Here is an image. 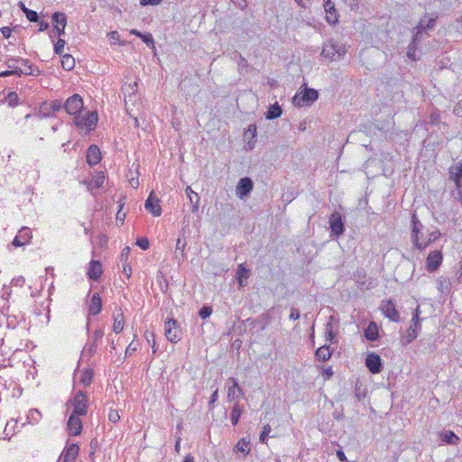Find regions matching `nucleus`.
<instances>
[{"label": "nucleus", "mask_w": 462, "mask_h": 462, "mask_svg": "<svg viewBox=\"0 0 462 462\" xmlns=\"http://www.w3.org/2000/svg\"><path fill=\"white\" fill-rule=\"evenodd\" d=\"M411 224H412V228H411V238L413 248L416 249L421 237H422L423 225L420 221V219L418 218L416 214H413L411 217Z\"/></svg>", "instance_id": "nucleus-8"}, {"label": "nucleus", "mask_w": 462, "mask_h": 462, "mask_svg": "<svg viewBox=\"0 0 462 462\" xmlns=\"http://www.w3.org/2000/svg\"><path fill=\"white\" fill-rule=\"evenodd\" d=\"M61 67L65 70H71L75 67V59L70 54L61 56Z\"/></svg>", "instance_id": "nucleus-38"}, {"label": "nucleus", "mask_w": 462, "mask_h": 462, "mask_svg": "<svg viewBox=\"0 0 462 462\" xmlns=\"http://www.w3.org/2000/svg\"><path fill=\"white\" fill-rule=\"evenodd\" d=\"M51 20L54 23V26H60L65 28L67 25V16L64 13L55 12L52 14Z\"/></svg>", "instance_id": "nucleus-34"}, {"label": "nucleus", "mask_w": 462, "mask_h": 462, "mask_svg": "<svg viewBox=\"0 0 462 462\" xmlns=\"http://www.w3.org/2000/svg\"><path fill=\"white\" fill-rule=\"evenodd\" d=\"M129 255H130V247L126 246L123 249V251L121 253V256H120L121 262L127 263Z\"/></svg>", "instance_id": "nucleus-61"}, {"label": "nucleus", "mask_w": 462, "mask_h": 462, "mask_svg": "<svg viewBox=\"0 0 462 462\" xmlns=\"http://www.w3.org/2000/svg\"><path fill=\"white\" fill-rule=\"evenodd\" d=\"M417 47H418V45L413 43L412 42H411L408 46L407 56L413 60H417V58L415 56V51L417 50Z\"/></svg>", "instance_id": "nucleus-50"}, {"label": "nucleus", "mask_w": 462, "mask_h": 462, "mask_svg": "<svg viewBox=\"0 0 462 462\" xmlns=\"http://www.w3.org/2000/svg\"><path fill=\"white\" fill-rule=\"evenodd\" d=\"M136 245L143 250L149 248V240L146 237H139L136 241Z\"/></svg>", "instance_id": "nucleus-54"}, {"label": "nucleus", "mask_w": 462, "mask_h": 462, "mask_svg": "<svg viewBox=\"0 0 462 462\" xmlns=\"http://www.w3.org/2000/svg\"><path fill=\"white\" fill-rule=\"evenodd\" d=\"M420 329L421 322L418 321L417 326L414 323H411L407 330V335L404 337V345L411 343L418 337Z\"/></svg>", "instance_id": "nucleus-25"}, {"label": "nucleus", "mask_w": 462, "mask_h": 462, "mask_svg": "<svg viewBox=\"0 0 462 462\" xmlns=\"http://www.w3.org/2000/svg\"><path fill=\"white\" fill-rule=\"evenodd\" d=\"M368 371L374 374L381 373L383 370V362L379 355L372 352L366 355L365 360Z\"/></svg>", "instance_id": "nucleus-7"}, {"label": "nucleus", "mask_w": 462, "mask_h": 462, "mask_svg": "<svg viewBox=\"0 0 462 462\" xmlns=\"http://www.w3.org/2000/svg\"><path fill=\"white\" fill-rule=\"evenodd\" d=\"M28 68L30 69L29 72L24 73V75H32V76H39L42 74V71L34 65H28Z\"/></svg>", "instance_id": "nucleus-58"}, {"label": "nucleus", "mask_w": 462, "mask_h": 462, "mask_svg": "<svg viewBox=\"0 0 462 462\" xmlns=\"http://www.w3.org/2000/svg\"><path fill=\"white\" fill-rule=\"evenodd\" d=\"M454 439H458L457 436L452 432L449 431L447 434H445L443 440L448 444H454Z\"/></svg>", "instance_id": "nucleus-56"}, {"label": "nucleus", "mask_w": 462, "mask_h": 462, "mask_svg": "<svg viewBox=\"0 0 462 462\" xmlns=\"http://www.w3.org/2000/svg\"><path fill=\"white\" fill-rule=\"evenodd\" d=\"M4 38L8 39L12 34V29L10 27L5 26L0 29Z\"/></svg>", "instance_id": "nucleus-64"}, {"label": "nucleus", "mask_w": 462, "mask_h": 462, "mask_svg": "<svg viewBox=\"0 0 462 462\" xmlns=\"http://www.w3.org/2000/svg\"><path fill=\"white\" fill-rule=\"evenodd\" d=\"M18 62H19V58L12 57V58H8L6 60L5 65L7 66L8 69H14L18 67L17 66Z\"/></svg>", "instance_id": "nucleus-52"}, {"label": "nucleus", "mask_w": 462, "mask_h": 462, "mask_svg": "<svg viewBox=\"0 0 462 462\" xmlns=\"http://www.w3.org/2000/svg\"><path fill=\"white\" fill-rule=\"evenodd\" d=\"M429 36L427 32L416 30L415 33L412 36L411 42L417 45L420 44V42H422L425 37Z\"/></svg>", "instance_id": "nucleus-44"}, {"label": "nucleus", "mask_w": 462, "mask_h": 462, "mask_svg": "<svg viewBox=\"0 0 462 462\" xmlns=\"http://www.w3.org/2000/svg\"><path fill=\"white\" fill-rule=\"evenodd\" d=\"M270 316L269 314H266V313H263L262 315H260L258 317V319H256L257 323H260V331H263L266 328V327L268 326L269 322H270Z\"/></svg>", "instance_id": "nucleus-43"}, {"label": "nucleus", "mask_w": 462, "mask_h": 462, "mask_svg": "<svg viewBox=\"0 0 462 462\" xmlns=\"http://www.w3.org/2000/svg\"><path fill=\"white\" fill-rule=\"evenodd\" d=\"M300 317V311L298 309L291 307V313H290V319L292 320H297Z\"/></svg>", "instance_id": "nucleus-63"}, {"label": "nucleus", "mask_w": 462, "mask_h": 462, "mask_svg": "<svg viewBox=\"0 0 462 462\" xmlns=\"http://www.w3.org/2000/svg\"><path fill=\"white\" fill-rule=\"evenodd\" d=\"M53 36H57L58 39L61 38L62 35L65 34V28L60 27V26H54L52 30ZM51 38H52V35H51Z\"/></svg>", "instance_id": "nucleus-59"}, {"label": "nucleus", "mask_w": 462, "mask_h": 462, "mask_svg": "<svg viewBox=\"0 0 462 462\" xmlns=\"http://www.w3.org/2000/svg\"><path fill=\"white\" fill-rule=\"evenodd\" d=\"M108 420L110 422L116 423L120 420V415L116 410H111L108 414Z\"/></svg>", "instance_id": "nucleus-57"}, {"label": "nucleus", "mask_w": 462, "mask_h": 462, "mask_svg": "<svg viewBox=\"0 0 462 462\" xmlns=\"http://www.w3.org/2000/svg\"><path fill=\"white\" fill-rule=\"evenodd\" d=\"M420 306H417V308L412 312L411 323H414L417 326L418 321L421 322L422 319L420 318Z\"/></svg>", "instance_id": "nucleus-55"}, {"label": "nucleus", "mask_w": 462, "mask_h": 462, "mask_svg": "<svg viewBox=\"0 0 462 462\" xmlns=\"http://www.w3.org/2000/svg\"><path fill=\"white\" fill-rule=\"evenodd\" d=\"M449 179L455 182L457 189H460V180H462V162L449 168Z\"/></svg>", "instance_id": "nucleus-24"}, {"label": "nucleus", "mask_w": 462, "mask_h": 462, "mask_svg": "<svg viewBox=\"0 0 462 462\" xmlns=\"http://www.w3.org/2000/svg\"><path fill=\"white\" fill-rule=\"evenodd\" d=\"M319 97V92L314 88H305L302 92L301 99L304 103L314 102Z\"/></svg>", "instance_id": "nucleus-30"}, {"label": "nucleus", "mask_w": 462, "mask_h": 462, "mask_svg": "<svg viewBox=\"0 0 462 462\" xmlns=\"http://www.w3.org/2000/svg\"><path fill=\"white\" fill-rule=\"evenodd\" d=\"M251 275V271L245 266L244 263H240L237 267L236 278H245L247 280Z\"/></svg>", "instance_id": "nucleus-41"}, {"label": "nucleus", "mask_w": 462, "mask_h": 462, "mask_svg": "<svg viewBox=\"0 0 462 462\" xmlns=\"http://www.w3.org/2000/svg\"><path fill=\"white\" fill-rule=\"evenodd\" d=\"M32 238V232L29 227H22L18 234L14 238L12 245L15 247L23 246L30 242Z\"/></svg>", "instance_id": "nucleus-12"}, {"label": "nucleus", "mask_w": 462, "mask_h": 462, "mask_svg": "<svg viewBox=\"0 0 462 462\" xmlns=\"http://www.w3.org/2000/svg\"><path fill=\"white\" fill-rule=\"evenodd\" d=\"M83 106L82 97L79 94H74L64 103V109L69 115L76 116L82 111Z\"/></svg>", "instance_id": "nucleus-4"}, {"label": "nucleus", "mask_w": 462, "mask_h": 462, "mask_svg": "<svg viewBox=\"0 0 462 462\" xmlns=\"http://www.w3.org/2000/svg\"><path fill=\"white\" fill-rule=\"evenodd\" d=\"M333 316L329 317V321L326 324V340L329 342H333L336 333L332 330V321Z\"/></svg>", "instance_id": "nucleus-42"}, {"label": "nucleus", "mask_w": 462, "mask_h": 462, "mask_svg": "<svg viewBox=\"0 0 462 462\" xmlns=\"http://www.w3.org/2000/svg\"><path fill=\"white\" fill-rule=\"evenodd\" d=\"M114 326L113 330L116 334L120 333L124 328V315L122 312H119L117 316L114 315Z\"/></svg>", "instance_id": "nucleus-39"}, {"label": "nucleus", "mask_w": 462, "mask_h": 462, "mask_svg": "<svg viewBox=\"0 0 462 462\" xmlns=\"http://www.w3.org/2000/svg\"><path fill=\"white\" fill-rule=\"evenodd\" d=\"M74 124L79 128H86L88 132L95 129L97 124V113L88 111L84 115L78 114L74 116Z\"/></svg>", "instance_id": "nucleus-2"}, {"label": "nucleus", "mask_w": 462, "mask_h": 462, "mask_svg": "<svg viewBox=\"0 0 462 462\" xmlns=\"http://www.w3.org/2000/svg\"><path fill=\"white\" fill-rule=\"evenodd\" d=\"M329 227L331 236H340L344 234L346 228L342 219V216L339 212L334 211L329 217Z\"/></svg>", "instance_id": "nucleus-5"}, {"label": "nucleus", "mask_w": 462, "mask_h": 462, "mask_svg": "<svg viewBox=\"0 0 462 462\" xmlns=\"http://www.w3.org/2000/svg\"><path fill=\"white\" fill-rule=\"evenodd\" d=\"M73 408L72 414L85 416L88 408V398L85 392L78 391L67 402Z\"/></svg>", "instance_id": "nucleus-1"}, {"label": "nucleus", "mask_w": 462, "mask_h": 462, "mask_svg": "<svg viewBox=\"0 0 462 462\" xmlns=\"http://www.w3.org/2000/svg\"><path fill=\"white\" fill-rule=\"evenodd\" d=\"M154 192L152 191L145 200V208L150 211L153 216L158 217L162 214V208L159 204V199L155 198Z\"/></svg>", "instance_id": "nucleus-14"}, {"label": "nucleus", "mask_w": 462, "mask_h": 462, "mask_svg": "<svg viewBox=\"0 0 462 462\" xmlns=\"http://www.w3.org/2000/svg\"><path fill=\"white\" fill-rule=\"evenodd\" d=\"M354 393L357 402H361L366 397L367 392L363 388V384L359 380L356 382Z\"/></svg>", "instance_id": "nucleus-36"}, {"label": "nucleus", "mask_w": 462, "mask_h": 462, "mask_svg": "<svg viewBox=\"0 0 462 462\" xmlns=\"http://www.w3.org/2000/svg\"><path fill=\"white\" fill-rule=\"evenodd\" d=\"M364 336L369 341H376L379 338V328L374 321H371L365 328Z\"/></svg>", "instance_id": "nucleus-23"}, {"label": "nucleus", "mask_w": 462, "mask_h": 462, "mask_svg": "<svg viewBox=\"0 0 462 462\" xmlns=\"http://www.w3.org/2000/svg\"><path fill=\"white\" fill-rule=\"evenodd\" d=\"M212 314V308L209 306H203L199 311V315L201 319H205L208 318Z\"/></svg>", "instance_id": "nucleus-49"}, {"label": "nucleus", "mask_w": 462, "mask_h": 462, "mask_svg": "<svg viewBox=\"0 0 462 462\" xmlns=\"http://www.w3.org/2000/svg\"><path fill=\"white\" fill-rule=\"evenodd\" d=\"M324 9L326 12V21L329 24H336L338 23V13L335 8V5L331 0H323Z\"/></svg>", "instance_id": "nucleus-11"}, {"label": "nucleus", "mask_w": 462, "mask_h": 462, "mask_svg": "<svg viewBox=\"0 0 462 462\" xmlns=\"http://www.w3.org/2000/svg\"><path fill=\"white\" fill-rule=\"evenodd\" d=\"M381 309H382L384 316L386 318H388L390 320H392L393 322L400 321V319H401L400 313L397 310L396 305L393 300H387L386 301H383V305H382Z\"/></svg>", "instance_id": "nucleus-9"}, {"label": "nucleus", "mask_w": 462, "mask_h": 462, "mask_svg": "<svg viewBox=\"0 0 462 462\" xmlns=\"http://www.w3.org/2000/svg\"><path fill=\"white\" fill-rule=\"evenodd\" d=\"M271 430H272V428L269 424H266L263 427V430L259 436V441L261 443H266L267 437H268L269 433L271 432Z\"/></svg>", "instance_id": "nucleus-46"}, {"label": "nucleus", "mask_w": 462, "mask_h": 462, "mask_svg": "<svg viewBox=\"0 0 462 462\" xmlns=\"http://www.w3.org/2000/svg\"><path fill=\"white\" fill-rule=\"evenodd\" d=\"M80 415L70 414L68 420V430L70 435L78 436L81 433L82 430V421L79 419Z\"/></svg>", "instance_id": "nucleus-13"}, {"label": "nucleus", "mask_w": 462, "mask_h": 462, "mask_svg": "<svg viewBox=\"0 0 462 462\" xmlns=\"http://www.w3.org/2000/svg\"><path fill=\"white\" fill-rule=\"evenodd\" d=\"M25 15H26V18L32 22V23H35V22H38L39 20V15L37 14V12L33 11V10H27L25 12Z\"/></svg>", "instance_id": "nucleus-51"}, {"label": "nucleus", "mask_w": 462, "mask_h": 462, "mask_svg": "<svg viewBox=\"0 0 462 462\" xmlns=\"http://www.w3.org/2000/svg\"><path fill=\"white\" fill-rule=\"evenodd\" d=\"M104 336V331L101 328L96 329L93 333V341L89 345L88 351L90 353H95L97 349L98 340H100Z\"/></svg>", "instance_id": "nucleus-33"}, {"label": "nucleus", "mask_w": 462, "mask_h": 462, "mask_svg": "<svg viewBox=\"0 0 462 462\" xmlns=\"http://www.w3.org/2000/svg\"><path fill=\"white\" fill-rule=\"evenodd\" d=\"M101 161V152L97 145L91 144L87 151V162L90 166L97 165Z\"/></svg>", "instance_id": "nucleus-16"}, {"label": "nucleus", "mask_w": 462, "mask_h": 462, "mask_svg": "<svg viewBox=\"0 0 462 462\" xmlns=\"http://www.w3.org/2000/svg\"><path fill=\"white\" fill-rule=\"evenodd\" d=\"M187 242L185 238H178L176 242V248L174 252V259L178 265H180L186 260L185 248Z\"/></svg>", "instance_id": "nucleus-15"}, {"label": "nucleus", "mask_w": 462, "mask_h": 462, "mask_svg": "<svg viewBox=\"0 0 462 462\" xmlns=\"http://www.w3.org/2000/svg\"><path fill=\"white\" fill-rule=\"evenodd\" d=\"M250 439L247 438H242L235 447V451L243 453L245 456L250 453Z\"/></svg>", "instance_id": "nucleus-31"}, {"label": "nucleus", "mask_w": 462, "mask_h": 462, "mask_svg": "<svg viewBox=\"0 0 462 462\" xmlns=\"http://www.w3.org/2000/svg\"><path fill=\"white\" fill-rule=\"evenodd\" d=\"M337 51V42L334 41H329L328 43L324 45L321 51V55L326 59L332 60L335 59Z\"/></svg>", "instance_id": "nucleus-26"}, {"label": "nucleus", "mask_w": 462, "mask_h": 462, "mask_svg": "<svg viewBox=\"0 0 462 462\" xmlns=\"http://www.w3.org/2000/svg\"><path fill=\"white\" fill-rule=\"evenodd\" d=\"M453 113L458 117H462V99L459 100L454 106Z\"/></svg>", "instance_id": "nucleus-60"}, {"label": "nucleus", "mask_w": 462, "mask_h": 462, "mask_svg": "<svg viewBox=\"0 0 462 462\" xmlns=\"http://www.w3.org/2000/svg\"><path fill=\"white\" fill-rule=\"evenodd\" d=\"M242 412H243L242 406L238 402H236L232 408V411L230 414V420H231L232 425H234V426L237 425Z\"/></svg>", "instance_id": "nucleus-32"}, {"label": "nucleus", "mask_w": 462, "mask_h": 462, "mask_svg": "<svg viewBox=\"0 0 462 462\" xmlns=\"http://www.w3.org/2000/svg\"><path fill=\"white\" fill-rule=\"evenodd\" d=\"M436 21H437V16L436 17H432V18H429L426 20V32L428 30H432L435 25H436Z\"/></svg>", "instance_id": "nucleus-62"}, {"label": "nucleus", "mask_w": 462, "mask_h": 462, "mask_svg": "<svg viewBox=\"0 0 462 462\" xmlns=\"http://www.w3.org/2000/svg\"><path fill=\"white\" fill-rule=\"evenodd\" d=\"M142 39V41L146 43L148 46L149 45H152V47H154V41H153V38H152V33L148 32V33H143L142 36L140 37Z\"/></svg>", "instance_id": "nucleus-53"}, {"label": "nucleus", "mask_w": 462, "mask_h": 462, "mask_svg": "<svg viewBox=\"0 0 462 462\" xmlns=\"http://www.w3.org/2000/svg\"><path fill=\"white\" fill-rule=\"evenodd\" d=\"M93 377V372L91 370H86L82 373V375L80 377V382L84 385H89L92 382Z\"/></svg>", "instance_id": "nucleus-45"}, {"label": "nucleus", "mask_w": 462, "mask_h": 462, "mask_svg": "<svg viewBox=\"0 0 462 462\" xmlns=\"http://www.w3.org/2000/svg\"><path fill=\"white\" fill-rule=\"evenodd\" d=\"M50 106V109L52 111V114L54 115L56 112L60 111L61 108H64V103H62L61 100H54L51 103L44 102L40 107V113L42 115L43 117L51 116V113L44 112V109Z\"/></svg>", "instance_id": "nucleus-19"}, {"label": "nucleus", "mask_w": 462, "mask_h": 462, "mask_svg": "<svg viewBox=\"0 0 462 462\" xmlns=\"http://www.w3.org/2000/svg\"><path fill=\"white\" fill-rule=\"evenodd\" d=\"M441 234L439 230H434L429 234V237L425 241H420L417 250L423 251L426 247L430 245L433 242L438 240L440 237Z\"/></svg>", "instance_id": "nucleus-28"}, {"label": "nucleus", "mask_w": 462, "mask_h": 462, "mask_svg": "<svg viewBox=\"0 0 462 462\" xmlns=\"http://www.w3.org/2000/svg\"><path fill=\"white\" fill-rule=\"evenodd\" d=\"M42 419V413L37 409H32L27 415L28 422L31 424L38 423Z\"/></svg>", "instance_id": "nucleus-40"}, {"label": "nucleus", "mask_w": 462, "mask_h": 462, "mask_svg": "<svg viewBox=\"0 0 462 462\" xmlns=\"http://www.w3.org/2000/svg\"><path fill=\"white\" fill-rule=\"evenodd\" d=\"M186 194L189 197L190 203L193 205L192 212H196L199 209V201L198 194L194 192L190 187H187Z\"/></svg>", "instance_id": "nucleus-37"}, {"label": "nucleus", "mask_w": 462, "mask_h": 462, "mask_svg": "<svg viewBox=\"0 0 462 462\" xmlns=\"http://www.w3.org/2000/svg\"><path fill=\"white\" fill-rule=\"evenodd\" d=\"M165 337L171 343H177L181 339L182 331L174 319H169L164 325Z\"/></svg>", "instance_id": "nucleus-3"}, {"label": "nucleus", "mask_w": 462, "mask_h": 462, "mask_svg": "<svg viewBox=\"0 0 462 462\" xmlns=\"http://www.w3.org/2000/svg\"><path fill=\"white\" fill-rule=\"evenodd\" d=\"M333 349L329 346L324 345L316 350L315 356L319 361L326 362L331 357Z\"/></svg>", "instance_id": "nucleus-27"}, {"label": "nucleus", "mask_w": 462, "mask_h": 462, "mask_svg": "<svg viewBox=\"0 0 462 462\" xmlns=\"http://www.w3.org/2000/svg\"><path fill=\"white\" fill-rule=\"evenodd\" d=\"M282 114V106L278 104V102H275L274 104L269 106L267 112L265 113V117L268 120H273L280 117Z\"/></svg>", "instance_id": "nucleus-29"}, {"label": "nucleus", "mask_w": 462, "mask_h": 462, "mask_svg": "<svg viewBox=\"0 0 462 462\" xmlns=\"http://www.w3.org/2000/svg\"><path fill=\"white\" fill-rule=\"evenodd\" d=\"M103 273L102 265L99 261L91 260L88 270V277L90 280L97 281Z\"/></svg>", "instance_id": "nucleus-18"}, {"label": "nucleus", "mask_w": 462, "mask_h": 462, "mask_svg": "<svg viewBox=\"0 0 462 462\" xmlns=\"http://www.w3.org/2000/svg\"><path fill=\"white\" fill-rule=\"evenodd\" d=\"M102 310V300L98 292H95L90 300L88 312L92 316H96Z\"/></svg>", "instance_id": "nucleus-20"}, {"label": "nucleus", "mask_w": 462, "mask_h": 462, "mask_svg": "<svg viewBox=\"0 0 462 462\" xmlns=\"http://www.w3.org/2000/svg\"><path fill=\"white\" fill-rule=\"evenodd\" d=\"M65 44L66 42L63 39H58V41L54 43V52L58 55L62 56Z\"/></svg>", "instance_id": "nucleus-48"}, {"label": "nucleus", "mask_w": 462, "mask_h": 462, "mask_svg": "<svg viewBox=\"0 0 462 462\" xmlns=\"http://www.w3.org/2000/svg\"><path fill=\"white\" fill-rule=\"evenodd\" d=\"M79 451V448L77 444H70L68 446L62 453L63 462H74Z\"/></svg>", "instance_id": "nucleus-22"}, {"label": "nucleus", "mask_w": 462, "mask_h": 462, "mask_svg": "<svg viewBox=\"0 0 462 462\" xmlns=\"http://www.w3.org/2000/svg\"><path fill=\"white\" fill-rule=\"evenodd\" d=\"M6 101L10 106H15L18 105L19 97L16 92H9L6 97Z\"/></svg>", "instance_id": "nucleus-47"}, {"label": "nucleus", "mask_w": 462, "mask_h": 462, "mask_svg": "<svg viewBox=\"0 0 462 462\" xmlns=\"http://www.w3.org/2000/svg\"><path fill=\"white\" fill-rule=\"evenodd\" d=\"M254 188V182L249 177H244L239 180L236 185V195L240 199L247 197Z\"/></svg>", "instance_id": "nucleus-10"}, {"label": "nucleus", "mask_w": 462, "mask_h": 462, "mask_svg": "<svg viewBox=\"0 0 462 462\" xmlns=\"http://www.w3.org/2000/svg\"><path fill=\"white\" fill-rule=\"evenodd\" d=\"M228 381L232 383V385L228 387L227 400L229 402H233L239 396L243 395V390L239 387L238 383L235 378L230 377Z\"/></svg>", "instance_id": "nucleus-21"}, {"label": "nucleus", "mask_w": 462, "mask_h": 462, "mask_svg": "<svg viewBox=\"0 0 462 462\" xmlns=\"http://www.w3.org/2000/svg\"><path fill=\"white\" fill-rule=\"evenodd\" d=\"M256 135H257L256 125L254 124L249 125L247 129L245 131V133L243 134L244 140L245 141L247 140V143H246L247 150H252L254 147V143H255L254 138L256 137Z\"/></svg>", "instance_id": "nucleus-17"}, {"label": "nucleus", "mask_w": 462, "mask_h": 462, "mask_svg": "<svg viewBox=\"0 0 462 462\" xmlns=\"http://www.w3.org/2000/svg\"><path fill=\"white\" fill-rule=\"evenodd\" d=\"M105 180L104 172L100 171L97 174V176L93 177L92 180L88 183V189H99L102 187Z\"/></svg>", "instance_id": "nucleus-35"}, {"label": "nucleus", "mask_w": 462, "mask_h": 462, "mask_svg": "<svg viewBox=\"0 0 462 462\" xmlns=\"http://www.w3.org/2000/svg\"><path fill=\"white\" fill-rule=\"evenodd\" d=\"M443 261L442 252L439 250H434L430 252L426 258V270L429 273L436 272L441 265Z\"/></svg>", "instance_id": "nucleus-6"}]
</instances>
